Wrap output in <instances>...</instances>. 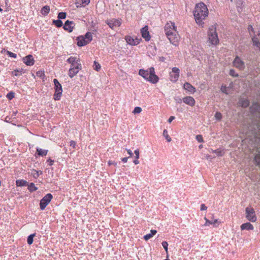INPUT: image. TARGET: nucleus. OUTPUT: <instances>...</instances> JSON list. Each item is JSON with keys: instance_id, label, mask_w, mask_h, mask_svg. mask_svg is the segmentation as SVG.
<instances>
[{"instance_id": "obj_1", "label": "nucleus", "mask_w": 260, "mask_h": 260, "mask_svg": "<svg viewBox=\"0 0 260 260\" xmlns=\"http://www.w3.org/2000/svg\"><path fill=\"white\" fill-rule=\"evenodd\" d=\"M208 14L207 7L204 3L201 2L196 5L193 11V16L196 22L199 25L204 24L203 20L208 16Z\"/></svg>"}, {"instance_id": "obj_2", "label": "nucleus", "mask_w": 260, "mask_h": 260, "mask_svg": "<svg viewBox=\"0 0 260 260\" xmlns=\"http://www.w3.org/2000/svg\"><path fill=\"white\" fill-rule=\"evenodd\" d=\"M139 75L152 84L157 83L159 80V78L155 74V70L153 67H151L147 70L143 69H140Z\"/></svg>"}, {"instance_id": "obj_3", "label": "nucleus", "mask_w": 260, "mask_h": 260, "mask_svg": "<svg viewBox=\"0 0 260 260\" xmlns=\"http://www.w3.org/2000/svg\"><path fill=\"white\" fill-rule=\"evenodd\" d=\"M165 31L170 43L176 45L177 43L178 38L176 30L175 29L174 23H172L171 25H166Z\"/></svg>"}, {"instance_id": "obj_4", "label": "nucleus", "mask_w": 260, "mask_h": 260, "mask_svg": "<svg viewBox=\"0 0 260 260\" xmlns=\"http://www.w3.org/2000/svg\"><path fill=\"white\" fill-rule=\"evenodd\" d=\"M208 34L211 44L217 45L219 43V39L216 32V28L212 25L209 28Z\"/></svg>"}, {"instance_id": "obj_5", "label": "nucleus", "mask_w": 260, "mask_h": 260, "mask_svg": "<svg viewBox=\"0 0 260 260\" xmlns=\"http://www.w3.org/2000/svg\"><path fill=\"white\" fill-rule=\"evenodd\" d=\"M53 83L54 84L55 92L53 95V99L55 101H59L60 100L62 95V88L61 85L59 83L57 79H53Z\"/></svg>"}, {"instance_id": "obj_6", "label": "nucleus", "mask_w": 260, "mask_h": 260, "mask_svg": "<svg viewBox=\"0 0 260 260\" xmlns=\"http://www.w3.org/2000/svg\"><path fill=\"white\" fill-rule=\"evenodd\" d=\"M53 198V196L51 193H47L45 195L40 202V208L41 210L45 209L46 206L49 204L50 201Z\"/></svg>"}, {"instance_id": "obj_7", "label": "nucleus", "mask_w": 260, "mask_h": 260, "mask_svg": "<svg viewBox=\"0 0 260 260\" xmlns=\"http://www.w3.org/2000/svg\"><path fill=\"white\" fill-rule=\"evenodd\" d=\"M246 218L251 222H255L257 217L255 215V211L253 208L247 207L245 209Z\"/></svg>"}, {"instance_id": "obj_8", "label": "nucleus", "mask_w": 260, "mask_h": 260, "mask_svg": "<svg viewBox=\"0 0 260 260\" xmlns=\"http://www.w3.org/2000/svg\"><path fill=\"white\" fill-rule=\"evenodd\" d=\"M233 66L240 71H243L245 69V62L238 55H236L233 62Z\"/></svg>"}, {"instance_id": "obj_9", "label": "nucleus", "mask_w": 260, "mask_h": 260, "mask_svg": "<svg viewBox=\"0 0 260 260\" xmlns=\"http://www.w3.org/2000/svg\"><path fill=\"white\" fill-rule=\"evenodd\" d=\"M141 33L142 37L146 41H149L150 40L151 37L148 31V26L147 25L145 26L141 29Z\"/></svg>"}, {"instance_id": "obj_10", "label": "nucleus", "mask_w": 260, "mask_h": 260, "mask_svg": "<svg viewBox=\"0 0 260 260\" xmlns=\"http://www.w3.org/2000/svg\"><path fill=\"white\" fill-rule=\"evenodd\" d=\"M23 62L28 66H32L34 64L35 60L32 55L29 54L22 58Z\"/></svg>"}, {"instance_id": "obj_11", "label": "nucleus", "mask_w": 260, "mask_h": 260, "mask_svg": "<svg viewBox=\"0 0 260 260\" xmlns=\"http://www.w3.org/2000/svg\"><path fill=\"white\" fill-rule=\"evenodd\" d=\"M106 23L112 29L116 26H119L121 24V22L116 19L107 20Z\"/></svg>"}, {"instance_id": "obj_12", "label": "nucleus", "mask_w": 260, "mask_h": 260, "mask_svg": "<svg viewBox=\"0 0 260 260\" xmlns=\"http://www.w3.org/2000/svg\"><path fill=\"white\" fill-rule=\"evenodd\" d=\"M126 43L132 46H136L139 44V40L136 38L135 39L131 36H127L125 38Z\"/></svg>"}, {"instance_id": "obj_13", "label": "nucleus", "mask_w": 260, "mask_h": 260, "mask_svg": "<svg viewBox=\"0 0 260 260\" xmlns=\"http://www.w3.org/2000/svg\"><path fill=\"white\" fill-rule=\"evenodd\" d=\"M253 45L260 51V32L252 38Z\"/></svg>"}, {"instance_id": "obj_14", "label": "nucleus", "mask_w": 260, "mask_h": 260, "mask_svg": "<svg viewBox=\"0 0 260 260\" xmlns=\"http://www.w3.org/2000/svg\"><path fill=\"white\" fill-rule=\"evenodd\" d=\"M77 45L79 47H82L87 45L88 42L86 40L85 38L83 36H79L77 37Z\"/></svg>"}, {"instance_id": "obj_15", "label": "nucleus", "mask_w": 260, "mask_h": 260, "mask_svg": "<svg viewBox=\"0 0 260 260\" xmlns=\"http://www.w3.org/2000/svg\"><path fill=\"white\" fill-rule=\"evenodd\" d=\"M183 102L190 106H191V107H193L195 105V104H196V101H195V100L194 99V98L191 96H185L184 97L183 99Z\"/></svg>"}, {"instance_id": "obj_16", "label": "nucleus", "mask_w": 260, "mask_h": 260, "mask_svg": "<svg viewBox=\"0 0 260 260\" xmlns=\"http://www.w3.org/2000/svg\"><path fill=\"white\" fill-rule=\"evenodd\" d=\"M74 24L73 21L67 20L65 22L63 28L64 30H68L69 32H71L73 30L74 26L72 25Z\"/></svg>"}, {"instance_id": "obj_17", "label": "nucleus", "mask_w": 260, "mask_h": 260, "mask_svg": "<svg viewBox=\"0 0 260 260\" xmlns=\"http://www.w3.org/2000/svg\"><path fill=\"white\" fill-rule=\"evenodd\" d=\"M249 101L247 98H240L239 99V106L242 108H247L249 105Z\"/></svg>"}, {"instance_id": "obj_18", "label": "nucleus", "mask_w": 260, "mask_h": 260, "mask_svg": "<svg viewBox=\"0 0 260 260\" xmlns=\"http://www.w3.org/2000/svg\"><path fill=\"white\" fill-rule=\"evenodd\" d=\"M249 110L252 114L260 113V104L257 102L253 103L252 105L250 107Z\"/></svg>"}, {"instance_id": "obj_19", "label": "nucleus", "mask_w": 260, "mask_h": 260, "mask_svg": "<svg viewBox=\"0 0 260 260\" xmlns=\"http://www.w3.org/2000/svg\"><path fill=\"white\" fill-rule=\"evenodd\" d=\"M183 87L185 90H188L191 93H193L196 91V88L188 82H185L184 84Z\"/></svg>"}, {"instance_id": "obj_20", "label": "nucleus", "mask_w": 260, "mask_h": 260, "mask_svg": "<svg viewBox=\"0 0 260 260\" xmlns=\"http://www.w3.org/2000/svg\"><path fill=\"white\" fill-rule=\"evenodd\" d=\"M240 228L241 230H253L254 229L253 225L249 222L242 224Z\"/></svg>"}, {"instance_id": "obj_21", "label": "nucleus", "mask_w": 260, "mask_h": 260, "mask_svg": "<svg viewBox=\"0 0 260 260\" xmlns=\"http://www.w3.org/2000/svg\"><path fill=\"white\" fill-rule=\"evenodd\" d=\"M36 153L39 156H46L47 154V153L48 152V150L46 149H43L42 148L37 147L36 148Z\"/></svg>"}, {"instance_id": "obj_22", "label": "nucleus", "mask_w": 260, "mask_h": 260, "mask_svg": "<svg viewBox=\"0 0 260 260\" xmlns=\"http://www.w3.org/2000/svg\"><path fill=\"white\" fill-rule=\"evenodd\" d=\"M78 73V70H77L75 68H74V67L71 66L69 71L68 75L71 78H73L77 73Z\"/></svg>"}, {"instance_id": "obj_23", "label": "nucleus", "mask_w": 260, "mask_h": 260, "mask_svg": "<svg viewBox=\"0 0 260 260\" xmlns=\"http://www.w3.org/2000/svg\"><path fill=\"white\" fill-rule=\"evenodd\" d=\"M27 185L28 182L23 179H19L16 181V185L18 187L25 186Z\"/></svg>"}, {"instance_id": "obj_24", "label": "nucleus", "mask_w": 260, "mask_h": 260, "mask_svg": "<svg viewBox=\"0 0 260 260\" xmlns=\"http://www.w3.org/2000/svg\"><path fill=\"white\" fill-rule=\"evenodd\" d=\"M50 12V7L49 6L46 5L41 9V13L44 15H47Z\"/></svg>"}, {"instance_id": "obj_25", "label": "nucleus", "mask_w": 260, "mask_h": 260, "mask_svg": "<svg viewBox=\"0 0 260 260\" xmlns=\"http://www.w3.org/2000/svg\"><path fill=\"white\" fill-rule=\"evenodd\" d=\"M157 231L155 230H151L150 231V233L149 234H148L144 236V239L147 241L149 239H150L151 238H152L156 233Z\"/></svg>"}, {"instance_id": "obj_26", "label": "nucleus", "mask_w": 260, "mask_h": 260, "mask_svg": "<svg viewBox=\"0 0 260 260\" xmlns=\"http://www.w3.org/2000/svg\"><path fill=\"white\" fill-rule=\"evenodd\" d=\"M205 220H206L205 225H209V224L215 225L216 223L219 222L218 219H217L214 220H209L207 219L206 217H205Z\"/></svg>"}, {"instance_id": "obj_27", "label": "nucleus", "mask_w": 260, "mask_h": 260, "mask_svg": "<svg viewBox=\"0 0 260 260\" xmlns=\"http://www.w3.org/2000/svg\"><path fill=\"white\" fill-rule=\"evenodd\" d=\"M36 75L38 77L41 78L43 81L45 80L46 76L45 75V72L43 70H39L37 71L36 73Z\"/></svg>"}, {"instance_id": "obj_28", "label": "nucleus", "mask_w": 260, "mask_h": 260, "mask_svg": "<svg viewBox=\"0 0 260 260\" xmlns=\"http://www.w3.org/2000/svg\"><path fill=\"white\" fill-rule=\"evenodd\" d=\"M77 60L76 57L71 56L67 59V61L69 63L71 64V66L74 67L75 66L76 62L77 61Z\"/></svg>"}, {"instance_id": "obj_29", "label": "nucleus", "mask_w": 260, "mask_h": 260, "mask_svg": "<svg viewBox=\"0 0 260 260\" xmlns=\"http://www.w3.org/2000/svg\"><path fill=\"white\" fill-rule=\"evenodd\" d=\"M28 186V189L30 192L36 191L38 189V187H36L35 184L32 182L28 184L27 185Z\"/></svg>"}, {"instance_id": "obj_30", "label": "nucleus", "mask_w": 260, "mask_h": 260, "mask_svg": "<svg viewBox=\"0 0 260 260\" xmlns=\"http://www.w3.org/2000/svg\"><path fill=\"white\" fill-rule=\"evenodd\" d=\"M86 40L88 42L89 44L92 40V35L91 32L88 31L87 32L85 36H84Z\"/></svg>"}, {"instance_id": "obj_31", "label": "nucleus", "mask_w": 260, "mask_h": 260, "mask_svg": "<svg viewBox=\"0 0 260 260\" xmlns=\"http://www.w3.org/2000/svg\"><path fill=\"white\" fill-rule=\"evenodd\" d=\"M52 23L56 27H60L63 25L62 21L59 19L57 20H53Z\"/></svg>"}, {"instance_id": "obj_32", "label": "nucleus", "mask_w": 260, "mask_h": 260, "mask_svg": "<svg viewBox=\"0 0 260 260\" xmlns=\"http://www.w3.org/2000/svg\"><path fill=\"white\" fill-rule=\"evenodd\" d=\"M36 236V233H34L29 235L27 239V242L28 244L31 245L34 242V238Z\"/></svg>"}, {"instance_id": "obj_33", "label": "nucleus", "mask_w": 260, "mask_h": 260, "mask_svg": "<svg viewBox=\"0 0 260 260\" xmlns=\"http://www.w3.org/2000/svg\"><path fill=\"white\" fill-rule=\"evenodd\" d=\"M4 52H6L7 55L10 57H13V58H15L17 57V54L14 53H13L11 51H9L8 50H6L5 49H3L1 51V52L3 53Z\"/></svg>"}, {"instance_id": "obj_34", "label": "nucleus", "mask_w": 260, "mask_h": 260, "mask_svg": "<svg viewBox=\"0 0 260 260\" xmlns=\"http://www.w3.org/2000/svg\"><path fill=\"white\" fill-rule=\"evenodd\" d=\"M163 136L165 137L166 139L167 140V141L168 142H171V137L169 136L168 134V131L167 129H164V131H163Z\"/></svg>"}, {"instance_id": "obj_35", "label": "nucleus", "mask_w": 260, "mask_h": 260, "mask_svg": "<svg viewBox=\"0 0 260 260\" xmlns=\"http://www.w3.org/2000/svg\"><path fill=\"white\" fill-rule=\"evenodd\" d=\"M15 92L11 91L7 93L6 97L9 100H11L15 97Z\"/></svg>"}, {"instance_id": "obj_36", "label": "nucleus", "mask_w": 260, "mask_h": 260, "mask_svg": "<svg viewBox=\"0 0 260 260\" xmlns=\"http://www.w3.org/2000/svg\"><path fill=\"white\" fill-rule=\"evenodd\" d=\"M66 16H67V13L66 12H59L58 14L57 18L60 20L64 19L66 18Z\"/></svg>"}, {"instance_id": "obj_37", "label": "nucleus", "mask_w": 260, "mask_h": 260, "mask_svg": "<svg viewBox=\"0 0 260 260\" xmlns=\"http://www.w3.org/2000/svg\"><path fill=\"white\" fill-rule=\"evenodd\" d=\"M93 68L94 70H95L96 71H99L101 69V65L100 64V63H99L96 61H94L93 66Z\"/></svg>"}, {"instance_id": "obj_38", "label": "nucleus", "mask_w": 260, "mask_h": 260, "mask_svg": "<svg viewBox=\"0 0 260 260\" xmlns=\"http://www.w3.org/2000/svg\"><path fill=\"white\" fill-rule=\"evenodd\" d=\"M254 160L256 165L260 167V154H257L255 156Z\"/></svg>"}, {"instance_id": "obj_39", "label": "nucleus", "mask_w": 260, "mask_h": 260, "mask_svg": "<svg viewBox=\"0 0 260 260\" xmlns=\"http://www.w3.org/2000/svg\"><path fill=\"white\" fill-rule=\"evenodd\" d=\"M229 75L233 77H239V74L236 72L234 69H231L230 70Z\"/></svg>"}, {"instance_id": "obj_40", "label": "nucleus", "mask_w": 260, "mask_h": 260, "mask_svg": "<svg viewBox=\"0 0 260 260\" xmlns=\"http://www.w3.org/2000/svg\"><path fill=\"white\" fill-rule=\"evenodd\" d=\"M74 68H75L79 72V70L82 69V66L80 63H79V59H78L76 62L75 66H74Z\"/></svg>"}, {"instance_id": "obj_41", "label": "nucleus", "mask_w": 260, "mask_h": 260, "mask_svg": "<svg viewBox=\"0 0 260 260\" xmlns=\"http://www.w3.org/2000/svg\"><path fill=\"white\" fill-rule=\"evenodd\" d=\"M214 116L217 121H220L222 117L221 113L219 112H216Z\"/></svg>"}, {"instance_id": "obj_42", "label": "nucleus", "mask_w": 260, "mask_h": 260, "mask_svg": "<svg viewBox=\"0 0 260 260\" xmlns=\"http://www.w3.org/2000/svg\"><path fill=\"white\" fill-rule=\"evenodd\" d=\"M23 71V69H16L14 71V75L16 76H20L21 75H22V72Z\"/></svg>"}, {"instance_id": "obj_43", "label": "nucleus", "mask_w": 260, "mask_h": 260, "mask_svg": "<svg viewBox=\"0 0 260 260\" xmlns=\"http://www.w3.org/2000/svg\"><path fill=\"white\" fill-rule=\"evenodd\" d=\"M39 172L35 169L32 170L31 175L34 178L37 179L39 177Z\"/></svg>"}, {"instance_id": "obj_44", "label": "nucleus", "mask_w": 260, "mask_h": 260, "mask_svg": "<svg viewBox=\"0 0 260 260\" xmlns=\"http://www.w3.org/2000/svg\"><path fill=\"white\" fill-rule=\"evenodd\" d=\"M213 153H215L217 156H222L223 154V151L219 149L214 150Z\"/></svg>"}, {"instance_id": "obj_45", "label": "nucleus", "mask_w": 260, "mask_h": 260, "mask_svg": "<svg viewBox=\"0 0 260 260\" xmlns=\"http://www.w3.org/2000/svg\"><path fill=\"white\" fill-rule=\"evenodd\" d=\"M96 24L92 21L91 22V25L90 30L92 31H96L98 27L95 26Z\"/></svg>"}, {"instance_id": "obj_46", "label": "nucleus", "mask_w": 260, "mask_h": 260, "mask_svg": "<svg viewBox=\"0 0 260 260\" xmlns=\"http://www.w3.org/2000/svg\"><path fill=\"white\" fill-rule=\"evenodd\" d=\"M142 111V109L141 107H136L134 108V110L133 111V113L134 114H138V113H140V112H141Z\"/></svg>"}, {"instance_id": "obj_47", "label": "nucleus", "mask_w": 260, "mask_h": 260, "mask_svg": "<svg viewBox=\"0 0 260 260\" xmlns=\"http://www.w3.org/2000/svg\"><path fill=\"white\" fill-rule=\"evenodd\" d=\"M196 140L200 143H203L204 142L203 138L201 135H197Z\"/></svg>"}, {"instance_id": "obj_48", "label": "nucleus", "mask_w": 260, "mask_h": 260, "mask_svg": "<svg viewBox=\"0 0 260 260\" xmlns=\"http://www.w3.org/2000/svg\"><path fill=\"white\" fill-rule=\"evenodd\" d=\"M162 247L165 249V251L167 253H168V242L166 241H163L161 243Z\"/></svg>"}, {"instance_id": "obj_49", "label": "nucleus", "mask_w": 260, "mask_h": 260, "mask_svg": "<svg viewBox=\"0 0 260 260\" xmlns=\"http://www.w3.org/2000/svg\"><path fill=\"white\" fill-rule=\"evenodd\" d=\"M220 90L223 93H224L226 94H228V92L227 91V87L226 86L222 85L221 87Z\"/></svg>"}, {"instance_id": "obj_50", "label": "nucleus", "mask_w": 260, "mask_h": 260, "mask_svg": "<svg viewBox=\"0 0 260 260\" xmlns=\"http://www.w3.org/2000/svg\"><path fill=\"white\" fill-rule=\"evenodd\" d=\"M172 72L175 74L179 75L180 70L178 68L174 67L172 69Z\"/></svg>"}, {"instance_id": "obj_51", "label": "nucleus", "mask_w": 260, "mask_h": 260, "mask_svg": "<svg viewBox=\"0 0 260 260\" xmlns=\"http://www.w3.org/2000/svg\"><path fill=\"white\" fill-rule=\"evenodd\" d=\"M175 101L178 104H181L182 102L183 101V99H181L178 96H176L174 98Z\"/></svg>"}, {"instance_id": "obj_52", "label": "nucleus", "mask_w": 260, "mask_h": 260, "mask_svg": "<svg viewBox=\"0 0 260 260\" xmlns=\"http://www.w3.org/2000/svg\"><path fill=\"white\" fill-rule=\"evenodd\" d=\"M134 152H135V154H136L135 158L139 159V156H140V153H139V149H137L135 150Z\"/></svg>"}, {"instance_id": "obj_53", "label": "nucleus", "mask_w": 260, "mask_h": 260, "mask_svg": "<svg viewBox=\"0 0 260 260\" xmlns=\"http://www.w3.org/2000/svg\"><path fill=\"white\" fill-rule=\"evenodd\" d=\"M70 146L72 147L73 148H75L76 146V143L75 141L72 140L70 142Z\"/></svg>"}, {"instance_id": "obj_54", "label": "nucleus", "mask_w": 260, "mask_h": 260, "mask_svg": "<svg viewBox=\"0 0 260 260\" xmlns=\"http://www.w3.org/2000/svg\"><path fill=\"white\" fill-rule=\"evenodd\" d=\"M247 29L249 33H250L251 31L254 32V28H253L252 26L251 25H249L247 27Z\"/></svg>"}, {"instance_id": "obj_55", "label": "nucleus", "mask_w": 260, "mask_h": 260, "mask_svg": "<svg viewBox=\"0 0 260 260\" xmlns=\"http://www.w3.org/2000/svg\"><path fill=\"white\" fill-rule=\"evenodd\" d=\"M47 162H49V166H51L53 165V163L54 162V161L52 159H51L50 158H49L47 160Z\"/></svg>"}, {"instance_id": "obj_56", "label": "nucleus", "mask_w": 260, "mask_h": 260, "mask_svg": "<svg viewBox=\"0 0 260 260\" xmlns=\"http://www.w3.org/2000/svg\"><path fill=\"white\" fill-rule=\"evenodd\" d=\"M207 209V207L204 204H201L200 208L201 211L206 210Z\"/></svg>"}, {"instance_id": "obj_57", "label": "nucleus", "mask_w": 260, "mask_h": 260, "mask_svg": "<svg viewBox=\"0 0 260 260\" xmlns=\"http://www.w3.org/2000/svg\"><path fill=\"white\" fill-rule=\"evenodd\" d=\"M175 117H174V116H170V117H169V118L168 119V122L169 123H171V122H172L174 119H175Z\"/></svg>"}, {"instance_id": "obj_58", "label": "nucleus", "mask_w": 260, "mask_h": 260, "mask_svg": "<svg viewBox=\"0 0 260 260\" xmlns=\"http://www.w3.org/2000/svg\"><path fill=\"white\" fill-rule=\"evenodd\" d=\"M82 3L85 5H88L90 3V0H81Z\"/></svg>"}, {"instance_id": "obj_59", "label": "nucleus", "mask_w": 260, "mask_h": 260, "mask_svg": "<svg viewBox=\"0 0 260 260\" xmlns=\"http://www.w3.org/2000/svg\"><path fill=\"white\" fill-rule=\"evenodd\" d=\"M166 60V58L164 56L159 57V61L164 62Z\"/></svg>"}, {"instance_id": "obj_60", "label": "nucleus", "mask_w": 260, "mask_h": 260, "mask_svg": "<svg viewBox=\"0 0 260 260\" xmlns=\"http://www.w3.org/2000/svg\"><path fill=\"white\" fill-rule=\"evenodd\" d=\"M109 165H114L116 166L117 162H115V161H108Z\"/></svg>"}, {"instance_id": "obj_61", "label": "nucleus", "mask_w": 260, "mask_h": 260, "mask_svg": "<svg viewBox=\"0 0 260 260\" xmlns=\"http://www.w3.org/2000/svg\"><path fill=\"white\" fill-rule=\"evenodd\" d=\"M127 153L129 155L130 157H132L133 155V153L130 149L127 150Z\"/></svg>"}, {"instance_id": "obj_62", "label": "nucleus", "mask_w": 260, "mask_h": 260, "mask_svg": "<svg viewBox=\"0 0 260 260\" xmlns=\"http://www.w3.org/2000/svg\"><path fill=\"white\" fill-rule=\"evenodd\" d=\"M179 75H177V74H175L174 75V81H176L178 80V78H179Z\"/></svg>"}, {"instance_id": "obj_63", "label": "nucleus", "mask_w": 260, "mask_h": 260, "mask_svg": "<svg viewBox=\"0 0 260 260\" xmlns=\"http://www.w3.org/2000/svg\"><path fill=\"white\" fill-rule=\"evenodd\" d=\"M127 159H128V157H123V158H121V160H122L123 162H127Z\"/></svg>"}, {"instance_id": "obj_64", "label": "nucleus", "mask_w": 260, "mask_h": 260, "mask_svg": "<svg viewBox=\"0 0 260 260\" xmlns=\"http://www.w3.org/2000/svg\"><path fill=\"white\" fill-rule=\"evenodd\" d=\"M133 162L135 165H138V164H139V161L138 160V159L135 158Z\"/></svg>"}]
</instances>
